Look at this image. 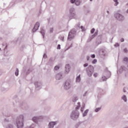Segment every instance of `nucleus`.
<instances>
[{
	"instance_id": "10",
	"label": "nucleus",
	"mask_w": 128,
	"mask_h": 128,
	"mask_svg": "<svg viewBox=\"0 0 128 128\" xmlns=\"http://www.w3.org/2000/svg\"><path fill=\"white\" fill-rule=\"evenodd\" d=\"M38 117H34L32 118V120L33 122H38Z\"/></svg>"
},
{
	"instance_id": "37",
	"label": "nucleus",
	"mask_w": 128,
	"mask_h": 128,
	"mask_svg": "<svg viewBox=\"0 0 128 128\" xmlns=\"http://www.w3.org/2000/svg\"><path fill=\"white\" fill-rule=\"evenodd\" d=\"M73 102H76V100H73Z\"/></svg>"
},
{
	"instance_id": "22",
	"label": "nucleus",
	"mask_w": 128,
	"mask_h": 128,
	"mask_svg": "<svg viewBox=\"0 0 128 128\" xmlns=\"http://www.w3.org/2000/svg\"><path fill=\"white\" fill-rule=\"evenodd\" d=\"M90 32L91 34H94V28H92V30H91Z\"/></svg>"
},
{
	"instance_id": "29",
	"label": "nucleus",
	"mask_w": 128,
	"mask_h": 128,
	"mask_svg": "<svg viewBox=\"0 0 128 128\" xmlns=\"http://www.w3.org/2000/svg\"><path fill=\"white\" fill-rule=\"evenodd\" d=\"M115 46H120V44H115Z\"/></svg>"
},
{
	"instance_id": "8",
	"label": "nucleus",
	"mask_w": 128,
	"mask_h": 128,
	"mask_svg": "<svg viewBox=\"0 0 128 128\" xmlns=\"http://www.w3.org/2000/svg\"><path fill=\"white\" fill-rule=\"evenodd\" d=\"M56 122H50L49 124V128H54V126H56Z\"/></svg>"
},
{
	"instance_id": "42",
	"label": "nucleus",
	"mask_w": 128,
	"mask_h": 128,
	"mask_svg": "<svg viewBox=\"0 0 128 128\" xmlns=\"http://www.w3.org/2000/svg\"><path fill=\"white\" fill-rule=\"evenodd\" d=\"M60 78H58V80H60Z\"/></svg>"
},
{
	"instance_id": "24",
	"label": "nucleus",
	"mask_w": 128,
	"mask_h": 128,
	"mask_svg": "<svg viewBox=\"0 0 128 128\" xmlns=\"http://www.w3.org/2000/svg\"><path fill=\"white\" fill-rule=\"evenodd\" d=\"M76 0H71L70 2L72 4H74V2H76Z\"/></svg>"
},
{
	"instance_id": "14",
	"label": "nucleus",
	"mask_w": 128,
	"mask_h": 128,
	"mask_svg": "<svg viewBox=\"0 0 128 128\" xmlns=\"http://www.w3.org/2000/svg\"><path fill=\"white\" fill-rule=\"evenodd\" d=\"M97 62H98V60H96V59H94L93 60V61L92 62V64H96Z\"/></svg>"
},
{
	"instance_id": "23",
	"label": "nucleus",
	"mask_w": 128,
	"mask_h": 128,
	"mask_svg": "<svg viewBox=\"0 0 128 128\" xmlns=\"http://www.w3.org/2000/svg\"><path fill=\"white\" fill-rule=\"evenodd\" d=\"M91 58H96V55L94 54L91 55Z\"/></svg>"
},
{
	"instance_id": "12",
	"label": "nucleus",
	"mask_w": 128,
	"mask_h": 128,
	"mask_svg": "<svg viewBox=\"0 0 128 128\" xmlns=\"http://www.w3.org/2000/svg\"><path fill=\"white\" fill-rule=\"evenodd\" d=\"M15 75L16 76H18V69L16 68V71L15 72Z\"/></svg>"
},
{
	"instance_id": "16",
	"label": "nucleus",
	"mask_w": 128,
	"mask_h": 128,
	"mask_svg": "<svg viewBox=\"0 0 128 128\" xmlns=\"http://www.w3.org/2000/svg\"><path fill=\"white\" fill-rule=\"evenodd\" d=\"M114 2H116L115 6H118V0H114Z\"/></svg>"
},
{
	"instance_id": "30",
	"label": "nucleus",
	"mask_w": 128,
	"mask_h": 128,
	"mask_svg": "<svg viewBox=\"0 0 128 128\" xmlns=\"http://www.w3.org/2000/svg\"><path fill=\"white\" fill-rule=\"evenodd\" d=\"M58 76H62V75L60 74H58L56 75V78H58Z\"/></svg>"
},
{
	"instance_id": "19",
	"label": "nucleus",
	"mask_w": 128,
	"mask_h": 128,
	"mask_svg": "<svg viewBox=\"0 0 128 128\" xmlns=\"http://www.w3.org/2000/svg\"><path fill=\"white\" fill-rule=\"evenodd\" d=\"M93 76L94 78H96L98 76V73H94Z\"/></svg>"
},
{
	"instance_id": "26",
	"label": "nucleus",
	"mask_w": 128,
	"mask_h": 128,
	"mask_svg": "<svg viewBox=\"0 0 128 128\" xmlns=\"http://www.w3.org/2000/svg\"><path fill=\"white\" fill-rule=\"evenodd\" d=\"M88 66V64L86 63V64H84V68H86V67Z\"/></svg>"
},
{
	"instance_id": "6",
	"label": "nucleus",
	"mask_w": 128,
	"mask_h": 128,
	"mask_svg": "<svg viewBox=\"0 0 128 128\" xmlns=\"http://www.w3.org/2000/svg\"><path fill=\"white\" fill-rule=\"evenodd\" d=\"M70 64H68L65 67V73L66 74H68L70 72Z\"/></svg>"
},
{
	"instance_id": "4",
	"label": "nucleus",
	"mask_w": 128,
	"mask_h": 128,
	"mask_svg": "<svg viewBox=\"0 0 128 128\" xmlns=\"http://www.w3.org/2000/svg\"><path fill=\"white\" fill-rule=\"evenodd\" d=\"M38 28H40V23L38 22H36L35 24L34 28L32 29L33 32H34L38 30Z\"/></svg>"
},
{
	"instance_id": "11",
	"label": "nucleus",
	"mask_w": 128,
	"mask_h": 128,
	"mask_svg": "<svg viewBox=\"0 0 128 128\" xmlns=\"http://www.w3.org/2000/svg\"><path fill=\"white\" fill-rule=\"evenodd\" d=\"M88 112V110H86V111H84V112L83 114V116H86Z\"/></svg>"
},
{
	"instance_id": "17",
	"label": "nucleus",
	"mask_w": 128,
	"mask_h": 128,
	"mask_svg": "<svg viewBox=\"0 0 128 128\" xmlns=\"http://www.w3.org/2000/svg\"><path fill=\"white\" fill-rule=\"evenodd\" d=\"M76 6H80V1H76Z\"/></svg>"
},
{
	"instance_id": "15",
	"label": "nucleus",
	"mask_w": 128,
	"mask_h": 128,
	"mask_svg": "<svg viewBox=\"0 0 128 128\" xmlns=\"http://www.w3.org/2000/svg\"><path fill=\"white\" fill-rule=\"evenodd\" d=\"M60 67L58 66H56L54 68V69L55 70H59Z\"/></svg>"
},
{
	"instance_id": "20",
	"label": "nucleus",
	"mask_w": 128,
	"mask_h": 128,
	"mask_svg": "<svg viewBox=\"0 0 128 128\" xmlns=\"http://www.w3.org/2000/svg\"><path fill=\"white\" fill-rule=\"evenodd\" d=\"M78 104H79V105L76 107V110H78V108H80V102L78 103Z\"/></svg>"
},
{
	"instance_id": "41",
	"label": "nucleus",
	"mask_w": 128,
	"mask_h": 128,
	"mask_svg": "<svg viewBox=\"0 0 128 128\" xmlns=\"http://www.w3.org/2000/svg\"><path fill=\"white\" fill-rule=\"evenodd\" d=\"M42 36H44V34H42Z\"/></svg>"
},
{
	"instance_id": "28",
	"label": "nucleus",
	"mask_w": 128,
	"mask_h": 128,
	"mask_svg": "<svg viewBox=\"0 0 128 128\" xmlns=\"http://www.w3.org/2000/svg\"><path fill=\"white\" fill-rule=\"evenodd\" d=\"M124 52H128V49L124 48Z\"/></svg>"
},
{
	"instance_id": "40",
	"label": "nucleus",
	"mask_w": 128,
	"mask_h": 128,
	"mask_svg": "<svg viewBox=\"0 0 128 128\" xmlns=\"http://www.w3.org/2000/svg\"><path fill=\"white\" fill-rule=\"evenodd\" d=\"M82 112V110L81 109Z\"/></svg>"
},
{
	"instance_id": "3",
	"label": "nucleus",
	"mask_w": 128,
	"mask_h": 128,
	"mask_svg": "<svg viewBox=\"0 0 128 128\" xmlns=\"http://www.w3.org/2000/svg\"><path fill=\"white\" fill-rule=\"evenodd\" d=\"M114 16L115 18H117V20H122L124 18V16H122L120 14L116 13L114 14Z\"/></svg>"
},
{
	"instance_id": "27",
	"label": "nucleus",
	"mask_w": 128,
	"mask_h": 128,
	"mask_svg": "<svg viewBox=\"0 0 128 128\" xmlns=\"http://www.w3.org/2000/svg\"><path fill=\"white\" fill-rule=\"evenodd\" d=\"M120 42H124V38H122L120 39Z\"/></svg>"
},
{
	"instance_id": "2",
	"label": "nucleus",
	"mask_w": 128,
	"mask_h": 128,
	"mask_svg": "<svg viewBox=\"0 0 128 128\" xmlns=\"http://www.w3.org/2000/svg\"><path fill=\"white\" fill-rule=\"evenodd\" d=\"M76 32L74 30H72L69 32V34L68 36V40H72V38H74V34H76Z\"/></svg>"
},
{
	"instance_id": "13",
	"label": "nucleus",
	"mask_w": 128,
	"mask_h": 128,
	"mask_svg": "<svg viewBox=\"0 0 128 128\" xmlns=\"http://www.w3.org/2000/svg\"><path fill=\"white\" fill-rule=\"evenodd\" d=\"M122 98L124 100V102H126V96H124L122 97Z\"/></svg>"
},
{
	"instance_id": "34",
	"label": "nucleus",
	"mask_w": 128,
	"mask_h": 128,
	"mask_svg": "<svg viewBox=\"0 0 128 128\" xmlns=\"http://www.w3.org/2000/svg\"><path fill=\"white\" fill-rule=\"evenodd\" d=\"M79 114H79V113H78L77 117H78V116Z\"/></svg>"
},
{
	"instance_id": "25",
	"label": "nucleus",
	"mask_w": 128,
	"mask_h": 128,
	"mask_svg": "<svg viewBox=\"0 0 128 128\" xmlns=\"http://www.w3.org/2000/svg\"><path fill=\"white\" fill-rule=\"evenodd\" d=\"M58 50H60V45L58 44L57 47Z\"/></svg>"
},
{
	"instance_id": "31",
	"label": "nucleus",
	"mask_w": 128,
	"mask_h": 128,
	"mask_svg": "<svg viewBox=\"0 0 128 128\" xmlns=\"http://www.w3.org/2000/svg\"><path fill=\"white\" fill-rule=\"evenodd\" d=\"M54 32V28H52L51 29H50V32Z\"/></svg>"
},
{
	"instance_id": "5",
	"label": "nucleus",
	"mask_w": 128,
	"mask_h": 128,
	"mask_svg": "<svg viewBox=\"0 0 128 128\" xmlns=\"http://www.w3.org/2000/svg\"><path fill=\"white\" fill-rule=\"evenodd\" d=\"M64 88H66V90H68L69 88H70V81L66 82Z\"/></svg>"
},
{
	"instance_id": "21",
	"label": "nucleus",
	"mask_w": 128,
	"mask_h": 128,
	"mask_svg": "<svg viewBox=\"0 0 128 128\" xmlns=\"http://www.w3.org/2000/svg\"><path fill=\"white\" fill-rule=\"evenodd\" d=\"M100 108H96V110H95V112H98V110H100Z\"/></svg>"
},
{
	"instance_id": "1",
	"label": "nucleus",
	"mask_w": 128,
	"mask_h": 128,
	"mask_svg": "<svg viewBox=\"0 0 128 128\" xmlns=\"http://www.w3.org/2000/svg\"><path fill=\"white\" fill-rule=\"evenodd\" d=\"M94 70V68L92 66H90L87 69V74L88 76H92V72Z\"/></svg>"
},
{
	"instance_id": "9",
	"label": "nucleus",
	"mask_w": 128,
	"mask_h": 128,
	"mask_svg": "<svg viewBox=\"0 0 128 128\" xmlns=\"http://www.w3.org/2000/svg\"><path fill=\"white\" fill-rule=\"evenodd\" d=\"M80 82V75H79L77 78H76V82Z\"/></svg>"
},
{
	"instance_id": "35",
	"label": "nucleus",
	"mask_w": 128,
	"mask_h": 128,
	"mask_svg": "<svg viewBox=\"0 0 128 128\" xmlns=\"http://www.w3.org/2000/svg\"><path fill=\"white\" fill-rule=\"evenodd\" d=\"M28 128H32V126H30V127H29Z\"/></svg>"
},
{
	"instance_id": "36",
	"label": "nucleus",
	"mask_w": 128,
	"mask_h": 128,
	"mask_svg": "<svg viewBox=\"0 0 128 128\" xmlns=\"http://www.w3.org/2000/svg\"><path fill=\"white\" fill-rule=\"evenodd\" d=\"M124 92H126V91H125V90H124Z\"/></svg>"
},
{
	"instance_id": "33",
	"label": "nucleus",
	"mask_w": 128,
	"mask_h": 128,
	"mask_svg": "<svg viewBox=\"0 0 128 128\" xmlns=\"http://www.w3.org/2000/svg\"><path fill=\"white\" fill-rule=\"evenodd\" d=\"M90 60V56L87 57V60Z\"/></svg>"
},
{
	"instance_id": "38",
	"label": "nucleus",
	"mask_w": 128,
	"mask_h": 128,
	"mask_svg": "<svg viewBox=\"0 0 128 128\" xmlns=\"http://www.w3.org/2000/svg\"><path fill=\"white\" fill-rule=\"evenodd\" d=\"M92 0H90V2H92Z\"/></svg>"
},
{
	"instance_id": "39",
	"label": "nucleus",
	"mask_w": 128,
	"mask_h": 128,
	"mask_svg": "<svg viewBox=\"0 0 128 128\" xmlns=\"http://www.w3.org/2000/svg\"><path fill=\"white\" fill-rule=\"evenodd\" d=\"M62 40H64V38H62Z\"/></svg>"
},
{
	"instance_id": "7",
	"label": "nucleus",
	"mask_w": 128,
	"mask_h": 128,
	"mask_svg": "<svg viewBox=\"0 0 128 128\" xmlns=\"http://www.w3.org/2000/svg\"><path fill=\"white\" fill-rule=\"evenodd\" d=\"M17 126L18 128H22V126H24V122L17 121Z\"/></svg>"
},
{
	"instance_id": "32",
	"label": "nucleus",
	"mask_w": 128,
	"mask_h": 128,
	"mask_svg": "<svg viewBox=\"0 0 128 128\" xmlns=\"http://www.w3.org/2000/svg\"><path fill=\"white\" fill-rule=\"evenodd\" d=\"M80 28H82V30H84V27L82 26H80Z\"/></svg>"
},
{
	"instance_id": "18",
	"label": "nucleus",
	"mask_w": 128,
	"mask_h": 128,
	"mask_svg": "<svg viewBox=\"0 0 128 128\" xmlns=\"http://www.w3.org/2000/svg\"><path fill=\"white\" fill-rule=\"evenodd\" d=\"M124 62H128V58L125 57V58H124Z\"/></svg>"
}]
</instances>
